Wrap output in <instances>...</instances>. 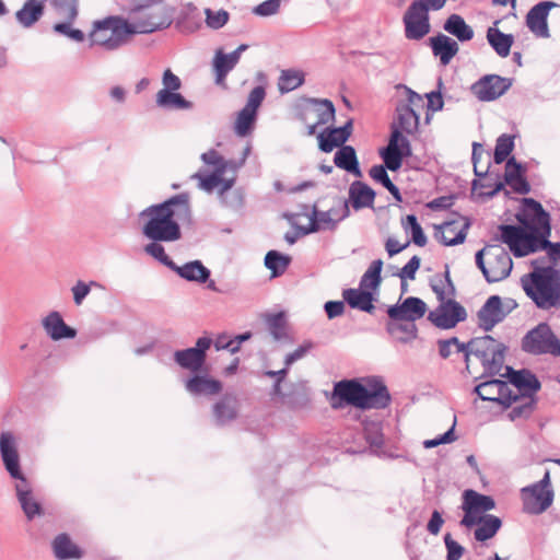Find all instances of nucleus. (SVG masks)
<instances>
[{"mask_svg":"<svg viewBox=\"0 0 560 560\" xmlns=\"http://www.w3.org/2000/svg\"><path fill=\"white\" fill-rule=\"evenodd\" d=\"M444 544L447 551L446 560H459L463 557L465 548L460 544L455 541L452 538L451 534L447 533L444 536Z\"/></svg>","mask_w":560,"mask_h":560,"instance_id":"nucleus-64","label":"nucleus"},{"mask_svg":"<svg viewBox=\"0 0 560 560\" xmlns=\"http://www.w3.org/2000/svg\"><path fill=\"white\" fill-rule=\"evenodd\" d=\"M516 307L514 300H506L503 303L499 295H491L477 312V324L480 329L488 332L498 324L502 323L505 317Z\"/></svg>","mask_w":560,"mask_h":560,"instance_id":"nucleus-10","label":"nucleus"},{"mask_svg":"<svg viewBox=\"0 0 560 560\" xmlns=\"http://www.w3.org/2000/svg\"><path fill=\"white\" fill-rule=\"evenodd\" d=\"M383 260L376 259L371 262L368 270L363 273L360 280L361 289H371L375 290L382 282V272Z\"/></svg>","mask_w":560,"mask_h":560,"instance_id":"nucleus-46","label":"nucleus"},{"mask_svg":"<svg viewBox=\"0 0 560 560\" xmlns=\"http://www.w3.org/2000/svg\"><path fill=\"white\" fill-rule=\"evenodd\" d=\"M404 228L406 231L410 232L412 242L417 246L423 247L427 245L428 238L415 214H408L406 217V223Z\"/></svg>","mask_w":560,"mask_h":560,"instance_id":"nucleus-56","label":"nucleus"},{"mask_svg":"<svg viewBox=\"0 0 560 560\" xmlns=\"http://www.w3.org/2000/svg\"><path fill=\"white\" fill-rule=\"evenodd\" d=\"M268 329L276 340H280L285 335V318L282 313L273 314L267 319Z\"/></svg>","mask_w":560,"mask_h":560,"instance_id":"nucleus-59","label":"nucleus"},{"mask_svg":"<svg viewBox=\"0 0 560 560\" xmlns=\"http://www.w3.org/2000/svg\"><path fill=\"white\" fill-rule=\"evenodd\" d=\"M180 278L198 283H206L210 278V270L200 260H192L183 266L172 268Z\"/></svg>","mask_w":560,"mask_h":560,"instance_id":"nucleus-29","label":"nucleus"},{"mask_svg":"<svg viewBox=\"0 0 560 560\" xmlns=\"http://www.w3.org/2000/svg\"><path fill=\"white\" fill-rule=\"evenodd\" d=\"M304 81L305 75L303 71L294 69L282 70L278 81V89L281 94L289 93L301 86Z\"/></svg>","mask_w":560,"mask_h":560,"instance_id":"nucleus-43","label":"nucleus"},{"mask_svg":"<svg viewBox=\"0 0 560 560\" xmlns=\"http://www.w3.org/2000/svg\"><path fill=\"white\" fill-rule=\"evenodd\" d=\"M499 386L504 387V381L490 380L478 384L474 392L478 395L481 400L495 402L497 393H499Z\"/></svg>","mask_w":560,"mask_h":560,"instance_id":"nucleus-51","label":"nucleus"},{"mask_svg":"<svg viewBox=\"0 0 560 560\" xmlns=\"http://www.w3.org/2000/svg\"><path fill=\"white\" fill-rule=\"evenodd\" d=\"M318 147L325 153L331 152L335 148L345 145L346 140L338 133L336 128H326L318 136Z\"/></svg>","mask_w":560,"mask_h":560,"instance_id":"nucleus-45","label":"nucleus"},{"mask_svg":"<svg viewBox=\"0 0 560 560\" xmlns=\"http://www.w3.org/2000/svg\"><path fill=\"white\" fill-rule=\"evenodd\" d=\"M387 331L396 336V338L406 343L408 339L417 337V326L411 322H395L392 320L387 324Z\"/></svg>","mask_w":560,"mask_h":560,"instance_id":"nucleus-47","label":"nucleus"},{"mask_svg":"<svg viewBox=\"0 0 560 560\" xmlns=\"http://www.w3.org/2000/svg\"><path fill=\"white\" fill-rule=\"evenodd\" d=\"M334 397L360 409H384L390 404V395L378 377L368 380V386L357 380H342L334 386Z\"/></svg>","mask_w":560,"mask_h":560,"instance_id":"nucleus-3","label":"nucleus"},{"mask_svg":"<svg viewBox=\"0 0 560 560\" xmlns=\"http://www.w3.org/2000/svg\"><path fill=\"white\" fill-rule=\"evenodd\" d=\"M171 21L167 18L150 15L147 20L132 18L131 21L119 16H108L95 21L90 34L91 45L101 46L106 50L119 48L128 35L148 34L167 28Z\"/></svg>","mask_w":560,"mask_h":560,"instance_id":"nucleus-2","label":"nucleus"},{"mask_svg":"<svg viewBox=\"0 0 560 560\" xmlns=\"http://www.w3.org/2000/svg\"><path fill=\"white\" fill-rule=\"evenodd\" d=\"M223 174L222 170H213V172L208 175H202L201 172H198L192 175V178L199 180L198 186L200 189L211 192L223 182Z\"/></svg>","mask_w":560,"mask_h":560,"instance_id":"nucleus-55","label":"nucleus"},{"mask_svg":"<svg viewBox=\"0 0 560 560\" xmlns=\"http://www.w3.org/2000/svg\"><path fill=\"white\" fill-rule=\"evenodd\" d=\"M443 28L455 36L459 42H468L474 37V30L465 22L459 14L453 13L444 22Z\"/></svg>","mask_w":560,"mask_h":560,"instance_id":"nucleus-32","label":"nucleus"},{"mask_svg":"<svg viewBox=\"0 0 560 560\" xmlns=\"http://www.w3.org/2000/svg\"><path fill=\"white\" fill-rule=\"evenodd\" d=\"M334 163L337 167L345 170L355 177H362V172L353 147L342 145L339 148L335 153Z\"/></svg>","mask_w":560,"mask_h":560,"instance_id":"nucleus-30","label":"nucleus"},{"mask_svg":"<svg viewBox=\"0 0 560 560\" xmlns=\"http://www.w3.org/2000/svg\"><path fill=\"white\" fill-rule=\"evenodd\" d=\"M0 457L11 479L19 480L25 478L21 467L18 441L10 431H4L0 434Z\"/></svg>","mask_w":560,"mask_h":560,"instance_id":"nucleus-16","label":"nucleus"},{"mask_svg":"<svg viewBox=\"0 0 560 560\" xmlns=\"http://www.w3.org/2000/svg\"><path fill=\"white\" fill-rule=\"evenodd\" d=\"M191 205L188 192H182L165 201L151 205L139 213L143 221L142 234L150 241L173 243L182 238L180 224L191 222Z\"/></svg>","mask_w":560,"mask_h":560,"instance_id":"nucleus-1","label":"nucleus"},{"mask_svg":"<svg viewBox=\"0 0 560 560\" xmlns=\"http://www.w3.org/2000/svg\"><path fill=\"white\" fill-rule=\"evenodd\" d=\"M463 502L478 514L491 511L495 508V502L490 495L481 494L472 489L464 491Z\"/></svg>","mask_w":560,"mask_h":560,"instance_id":"nucleus-38","label":"nucleus"},{"mask_svg":"<svg viewBox=\"0 0 560 560\" xmlns=\"http://www.w3.org/2000/svg\"><path fill=\"white\" fill-rule=\"evenodd\" d=\"M498 342L489 335L470 339L468 342L460 345L459 350L470 349V352L480 361L486 357H490V352L497 347Z\"/></svg>","mask_w":560,"mask_h":560,"instance_id":"nucleus-34","label":"nucleus"},{"mask_svg":"<svg viewBox=\"0 0 560 560\" xmlns=\"http://www.w3.org/2000/svg\"><path fill=\"white\" fill-rule=\"evenodd\" d=\"M250 150V144H247L244 148L242 158L238 161H225L218 151L211 149L201 154V160L205 164L213 166L214 170H222V172L225 173L228 168L237 170L242 167L245 164Z\"/></svg>","mask_w":560,"mask_h":560,"instance_id":"nucleus-28","label":"nucleus"},{"mask_svg":"<svg viewBox=\"0 0 560 560\" xmlns=\"http://www.w3.org/2000/svg\"><path fill=\"white\" fill-rule=\"evenodd\" d=\"M427 311L425 303L416 296H409L401 304L392 305L387 308V315L395 322H411L423 317Z\"/></svg>","mask_w":560,"mask_h":560,"instance_id":"nucleus-20","label":"nucleus"},{"mask_svg":"<svg viewBox=\"0 0 560 560\" xmlns=\"http://www.w3.org/2000/svg\"><path fill=\"white\" fill-rule=\"evenodd\" d=\"M523 510L532 515H539L548 510L553 502V490L550 482V472L546 470L538 482L522 489Z\"/></svg>","mask_w":560,"mask_h":560,"instance_id":"nucleus-9","label":"nucleus"},{"mask_svg":"<svg viewBox=\"0 0 560 560\" xmlns=\"http://www.w3.org/2000/svg\"><path fill=\"white\" fill-rule=\"evenodd\" d=\"M558 7L553 1H541L535 4L526 15V26L537 37L548 38V15L551 9Z\"/></svg>","mask_w":560,"mask_h":560,"instance_id":"nucleus-19","label":"nucleus"},{"mask_svg":"<svg viewBox=\"0 0 560 560\" xmlns=\"http://www.w3.org/2000/svg\"><path fill=\"white\" fill-rule=\"evenodd\" d=\"M235 65L223 54L222 50L215 52L213 59V68L215 72V83H222L230 71L234 69Z\"/></svg>","mask_w":560,"mask_h":560,"instance_id":"nucleus-52","label":"nucleus"},{"mask_svg":"<svg viewBox=\"0 0 560 560\" xmlns=\"http://www.w3.org/2000/svg\"><path fill=\"white\" fill-rule=\"evenodd\" d=\"M161 243L162 242L151 241V243L144 246V252L172 270V268L175 267V262L166 255Z\"/></svg>","mask_w":560,"mask_h":560,"instance_id":"nucleus-57","label":"nucleus"},{"mask_svg":"<svg viewBox=\"0 0 560 560\" xmlns=\"http://www.w3.org/2000/svg\"><path fill=\"white\" fill-rule=\"evenodd\" d=\"M502 521L493 514H485L474 532L477 541H486L491 539L501 528Z\"/></svg>","mask_w":560,"mask_h":560,"instance_id":"nucleus-36","label":"nucleus"},{"mask_svg":"<svg viewBox=\"0 0 560 560\" xmlns=\"http://www.w3.org/2000/svg\"><path fill=\"white\" fill-rule=\"evenodd\" d=\"M514 148L513 137L503 133L497 139L493 160L497 164L504 162Z\"/></svg>","mask_w":560,"mask_h":560,"instance_id":"nucleus-53","label":"nucleus"},{"mask_svg":"<svg viewBox=\"0 0 560 560\" xmlns=\"http://www.w3.org/2000/svg\"><path fill=\"white\" fill-rule=\"evenodd\" d=\"M54 2L59 13L62 14L66 20L73 22L77 19V0H54Z\"/></svg>","mask_w":560,"mask_h":560,"instance_id":"nucleus-63","label":"nucleus"},{"mask_svg":"<svg viewBox=\"0 0 560 560\" xmlns=\"http://www.w3.org/2000/svg\"><path fill=\"white\" fill-rule=\"evenodd\" d=\"M522 288L537 308H560V269L537 268L521 278Z\"/></svg>","mask_w":560,"mask_h":560,"instance_id":"nucleus-4","label":"nucleus"},{"mask_svg":"<svg viewBox=\"0 0 560 560\" xmlns=\"http://www.w3.org/2000/svg\"><path fill=\"white\" fill-rule=\"evenodd\" d=\"M521 348L532 355L560 357V339L547 323H539L522 338Z\"/></svg>","mask_w":560,"mask_h":560,"instance_id":"nucleus-7","label":"nucleus"},{"mask_svg":"<svg viewBox=\"0 0 560 560\" xmlns=\"http://www.w3.org/2000/svg\"><path fill=\"white\" fill-rule=\"evenodd\" d=\"M429 40L433 55L440 58L443 66L448 65L459 50L457 42L442 33Z\"/></svg>","mask_w":560,"mask_h":560,"instance_id":"nucleus-25","label":"nucleus"},{"mask_svg":"<svg viewBox=\"0 0 560 560\" xmlns=\"http://www.w3.org/2000/svg\"><path fill=\"white\" fill-rule=\"evenodd\" d=\"M513 80L498 74H486L471 85L472 94L482 102H491L512 86Z\"/></svg>","mask_w":560,"mask_h":560,"instance_id":"nucleus-15","label":"nucleus"},{"mask_svg":"<svg viewBox=\"0 0 560 560\" xmlns=\"http://www.w3.org/2000/svg\"><path fill=\"white\" fill-rule=\"evenodd\" d=\"M470 222L468 219H466L465 223L459 229L457 221H446L436 226L435 237L444 246L459 245L465 242Z\"/></svg>","mask_w":560,"mask_h":560,"instance_id":"nucleus-22","label":"nucleus"},{"mask_svg":"<svg viewBox=\"0 0 560 560\" xmlns=\"http://www.w3.org/2000/svg\"><path fill=\"white\" fill-rule=\"evenodd\" d=\"M234 182L235 180L233 178H231V179L223 178V182H221V184L219 185L220 186L219 196H220L222 202L226 207L236 209V208H240L243 206L244 198H243V195L241 191H238V190L231 191V188L233 187Z\"/></svg>","mask_w":560,"mask_h":560,"instance_id":"nucleus-44","label":"nucleus"},{"mask_svg":"<svg viewBox=\"0 0 560 560\" xmlns=\"http://www.w3.org/2000/svg\"><path fill=\"white\" fill-rule=\"evenodd\" d=\"M487 40L498 56L505 58L511 52L514 36L512 34H505L497 27H489L487 31Z\"/></svg>","mask_w":560,"mask_h":560,"instance_id":"nucleus-31","label":"nucleus"},{"mask_svg":"<svg viewBox=\"0 0 560 560\" xmlns=\"http://www.w3.org/2000/svg\"><path fill=\"white\" fill-rule=\"evenodd\" d=\"M467 318L465 307L455 299L440 302V305L429 313L428 319L438 328L452 329Z\"/></svg>","mask_w":560,"mask_h":560,"instance_id":"nucleus-14","label":"nucleus"},{"mask_svg":"<svg viewBox=\"0 0 560 560\" xmlns=\"http://www.w3.org/2000/svg\"><path fill=\"white\" fill-rule=\"evenodd\" d=\"M397 118L390 125V135L389 139L397 136L396 144L399 150H402L405 145H407L409 153L408 156L412 155L411 143L408 140L406 135H413L418 131L419 128V115L413 110V108L409 104L398 105L396 107Z\"/></svg>","mask_w":560,"mask_h":560,"instance_id":"nucleus-11","label":"nucleus"},{"mask_svg":"<svg viewBox=\"0 0 560 560\" xmlns=\"http://www.w3.org/2000/svg\"><path fill=\"white\" fill-rule=\"evenodd\" d=\"M310 103L316 106V110L318 112L317 122L319 125L328 124L329 121L335 119V106L329 100H320V98H311Z\"/></svg>","mask_w":560,"mask_h":560,"instance_id":"nucleus-54","label":"nucleus"},{"mask_svg":"<svg viewBox=\"0 0 560 560\" xmlns=\"http://www.w3.org/2000/svg\"><path fill=\"white\" fill-rule=\"evenodd\" d=\"M206 23L212 30H219L223 27L229 21L228 11L221 9L219 11H212L211 9L205 10Z\"/></svg>","mask_w":560,"mask_h":560,"instance_id":"nucleus-60","label":"nucleus"},{"mask_svg":"<svg viewBox=\"0 0 560 560\" xmlns=\"http://www.w3.org/2000/svg\"><path fill=\"white\" fill-rule=\"evenodd\" d=\"M522 203V213L516 215L521 226L550 236V214L542 208L541 203L533 198H524Z\"/></svg>","mask_w":560,"mask_h":560,"instance_id":"nucleus-12","label":"nucleus"},{"mask_svg":"<svg viewBox=\"0 0 560 560\" xmlns=\"http://www.w3.org/2000/svg\"><path fill=\"white\" fill-rule=\"evenodd\" d=\"M472 194L480 198H492L499 191L504 188V183L498 180L492 182L489 176L486 177L485 182H480L479 179H474L471 183Z\"/></svg>","mask_w":560,"mask_h":560,"instance_id":"nucleus-48","label":"nucleus"},{"mask_svg":"<svg viewBox=\"0 0 560 560\" xmlns=\"http://www.w3.org/2000/svg\"><path fill=\"white\" fill-rule=\"evenodd\" d=\"M343 301L354 310L373 314L375 306L373 304L374 295L366 289H346L342 291Z\"/></svg>","mask_w":560,"mask_h":560,"instance_id":"nucleus-26","label":"nucleus"},{"mask_svg":"<svg viewBox=\"0 0 560 560\" xmlns=\"http://www.w3.org/2000/svg\"><path fill=\"white\" fill-rule=\"evenodd\" d=\"M42 324L46 334L52 340L72 339L77 336V330L68 326L57 311L50 312Z\"/></svg>","mask_w":560,"mask_h":560,"instance_id":"nucleus-23","label":"nucleus"},{"mask_svg":"<svg viewBox=\"0 0 560 560\" xmlns=\"http://www.w3.org/2000/svg\"><path fill=\"white\" fill-rule=\"evenodd\" d=\"M499 230L501 242L506 244L511 253L517 258L541 250V243L545 237L541 233L511 224H501Z\"/></svg>","mask_w":560,"mask_h":560,"instance_id":"nucleus-6","label":"nucleus"},{"mask_svg":"<svg viewBox=\"0 0 560 560\" xmlns=\"http://www.w3.org/2000/svg\"><path fill=\"white\" fill-rule=\"evenodd\" d=\"M14 490L16 499L27 521H33L35 517L44 515V509L40 502L36 499L32 485L26 477L15 480Z\"/></svg>","mask_w":560,"mask_h":560,"instance_id":"nucleus-17","label":"nucleus"},{"mask_svg":"<svg viewBox=\"0 0 560 560\" xmlns=\"http://www.w3.org/2000/svg\"><path fill=\"white\" fill-rule=\"evenodd\" d=\"M506 347L503 343H498L497 347L490 352V357H486L481 363L483 366L482 376H494L500 374L504 363V352Z\"/></svg>","mask_w":560,"mask_h":560,"instance_id":"nucleus-41","label":"nucleus"},{"mask_svg":"<svg viewBox=\"0 0 560 560\" xmlns=\"http://www.w3.org/2000/svg\"><path fill=\"white\" fill-rule=\"evenodd\" d=\"M522 404L512 407L508 417L514 421L516 419H528L536 409L537 397H521Z\"/></svg>","mask_w":560,"mask_h":560,"instance_id":"nucleus-49","label":"nucleus"},{"mask_svg":"<svg viewBox=\"0 0 560 560\" xmlns=\"http://www.w3.org/2000/svg\"><path fill=\"white\" fill-rule=\"evenodd\" d=\"M521 400V395L513 392L506 382L504 387L499 386V393H497L495 402L500 404L504 408H510L514 402Z\"/></svg>","mask_w":560,"mask_h":560,"instance_id":"nucleus-61","label":"nucleus"},{"mask_svg":"<svg viewBox=\"0 0 560 560\" xmlns=\"http://www.w3.org/2000/svg\"><path fill=\"white\" fill-rule=\"evenodd\" d=\"M54 553L59 560L80 559L81 549L72 542L67 534H59L52 541Z\"/></svg>","mask_w":560,"mask_h":560,"instance_id":"nucleus-33","label":"nucleus"},{"mask_svg":"<svg viewBox=\"0 0 560 560\" xmlns=\"http://www.w3.org/2000/svg\"><path fill=\"white\" fill-rule=\"evenodd\" d=\"M405 36L410 40H419L430 32L428 7L422 1H413L402 18Z\"/></svg>","mask_w":560,"mask_h":560,"instance_id":"nucleus-13","label":"nucleus"},{"mask_svg":"<svg viewBox=\"0 0 560 560\" xmlns=\"http://www.w3.org/2000/svg\"><path fill=\"white\" fill-rule=\"evenodd\" d=\"M376 192L365 183L354 180L349 187V201L354 210L372 208Z\"/></svg>","mask_w":560,"mask_h":560,"instance_id":"nucleus-27","label":"nucleus"},{"mask_svg":"<svg viewBox=\"0 0 560 560\" xmlns=\"http://www.w3.org/2000/svg\"><path fill=\"white\" fill-rule=\"evenodd\" d=\"M71 23L72 22L67 20L63 23H56L52 28L56 33L67 36L77 43L83 42L85 37L84 33L81 30L72 28Z\"/></svg>","mask_w":560,"mask_h":560,"instance_id":"nucleus-62","label":"nucleus"},{"mask_svg":"<svg viewBox=\"0 0 560 560\" xmlns=\"http://www.w3.org/2000/svg\"><path fill=\"white\" fill-rule=\"evenodd\" d=\"M364 436L371 447L381 448L384 444V436L380 423H366L364 425Z\"/></svg>","mask_w":560,"mask_h":560,"instance_id":"nucleus-58","label":"nucleus"},{"mask_svg":"<svg viewBox=\"0 0 560 560\" xmlns=\"http://www.w3.org/2000/svg\"><path fill=\"white\" fill-rule=\"evenodd\" d=\"M156 105L164 109H191L194 104L178 92L159 91Z\"/></svg>","mask_w":560,"mask_h":560,"instance_id":"nucleus-37","label":"nucleus"},{"mask_svg":"<svg viewBox=\"0 0 560 560\" xmlns=\"http://www.w3.org/2000/svg\"><path fill=\"white\" fill-rule=\"evenodd\" d=\"M43 13L44 5L42 3H35L34 0H28L15 13V18L23 27L27 28L34 25L42 18Z\"/></svg>","mask_w":560,"mask_h":560,"instance_id":"nucleus-39","label":"nucleus"},{"mask_svg":"<svg viewBox=\"0 0 560 560\" xmlns=\"http://www.w3.org/2000/svg\"><path fill=\"white\" fill-rule=\"evenodd\" d=\"M256 117L257 114L255 112H250L249 109L243 107L237 114L234 126L236 135L241 137L247 136L255 124Z\"/></svg>","mask_w":560,"mask_h":560,"instance_id":"nucleus-50","label":"nucleus"},{"mask_svg":"<svg viewBox=\"0 0 560 560\" xmlns=\"http://www.w3.org/2000/svg\"><path fill=\"white\" fill-rule=\"evenodd\" d=\"M290 264L291 257L278 250H269L265 256V266L271 270L273 278L282 276Z\"/></svg>","mask_w":560,"mask_h":560,"instance_id":"nucleus-42","label":"nucleus"},{"mask_svg":"<svg viewBox=\"0 0 560 560\" xmlns=\"http://www.w3.org/2000/svg\"><path fill=\"white\" fill-rule=\"evenodd\" d=\"M332 210L319 211L316 207L310 215V226L304 231V234L314 233L319 230H334L337 221L331 217Z\"/></svg>","mask_w":560,"mask_h":560,"instance_id":"nucleus-40","label":"nucleus"},{"mask_svg":"<svg viewBox=\"0 0 560 560\" xmlns=\"http://www.w3.org/2000/svg\"><path fill=\"white\" fill-rule=\"evenodd\" d=\"M502 376L518 389L521 397H536V393L541 388L537 376L527 369L514 370L512 366H505Z\"/></svg>","mask_w":560,"mask_h":560,"instance_id":"nucleus-18","label":"nucleus"},{"mask_svg":"<svg viewBox=\"0 0 560 560\" xmlns=\"http://www.w3.org/2000/svg\"><path fill=\"white\" fill-rule=\"evenodd\" d=\"M240 402L236 395L224 394L212 407L214 422L219 427H224L237 418Z\"/></svg>","mask_w":560,"mask_h":560,"instance_id":"nucleus-21","label":"nucleus"},{"mask_svg":"<svg viewBox=\"0 0 560 560\" xmlns=\"http://www.w3.org/2000/svg\"><path fill=\"white\" fill-rule=\"evenodd\" d=\"M174 361L180 368L189 370L194 373L199 372L206 363V360L200 357L197 350H194L192 348L175 351Z\"/></svg>","mask_w":560,"mask_h":560,"instance_id":"nucleus-35","label":"nucleus"},{"mask_svg":"<svg viewBox=\"0 0 560 560\" xmlns=\"http://www.w3.org/2000/svg\"><path fill=\"white\" fill-rule=\"evenodd\" d=\"M186 390L194 396H213L222 390V383L208 375H194L185 382Z\"/></svg>","mask_w":560,"mask_h":560,"instance_id":"nucleus-24","label":"nucleus"},{"mask_svg":"<svg viewBox=\"0 0 560 560\" xmlns=\"http://www.w3.org/2000/svg\"><path fill=\"white\" fill-rule=\"evenodd\" d=\"M397 136L395 135L392 140H388L386 147H383L378 150V155L383 160V164L373 165L370 171V177L383 185V187L388 186L393 183L387 174V170L392 172L398 171L404 159L409 158V150L407 145H405L402 150H399L397 144Z\"/></svg>","mask_w":560,"mask_h":560,"instance_id":"nucleus-8","label":"nucleus"},{"mask_svg":"<svg viewBox=\"0 0 560 560\" xmlns=\"http://www.w3.org/2000/svg\"><path fill=\"white\" fill-rule=\"evenodd\" d=\"M477 267L489 283L508 278L513 268L510 254L501 245H487L475 255Z\"/></svg>","mask_w":560,"mask_h":560,"instance_id":"nucleus-5","label":"nucleus"}]
</instances>
